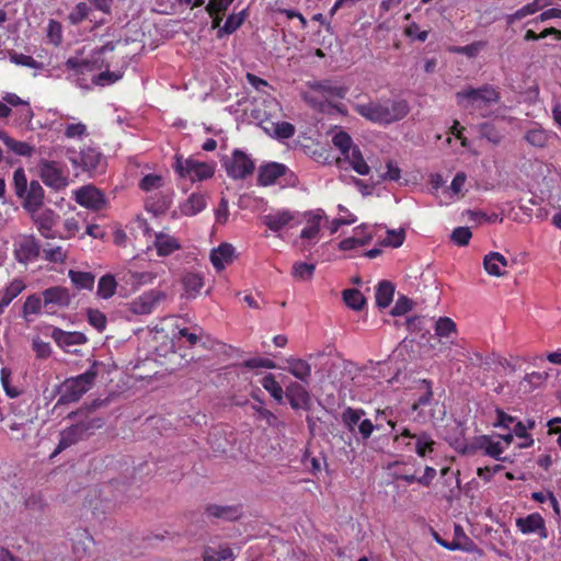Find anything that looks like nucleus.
Returning a JSON list of instances; mask_svg holds the SVG:
<instances>
[{"label":"nucleus","mask_w":561,"mask_h":561,"mask_svg":"<svg viewBox=\"0 0 561 561\" xmlns=\"http://www.w3.org/2000/svg\"><path fill=\"white\" fill-rule=\"evenodd\" d=\"M28 214L33 224L44 238H57V233L54 228L59 220V215L56 211L50 208H38L35 211H30Z\"/></svg>","instance_id":"obj_12"},{"label":"nucleus","mask_w":561,"mask_h":561,"mask_svg":"<svg viewBox=\"0 0 561 561\" xmlns=\"http://www.w3.org/2000/svg\"><path fill=\"white\" fill-rule=\"evenodd\" d=\"M260 403H262L261 400H259ZM253 410L257 414V416L266 422V424L271 427H284V422L279 421L277 415L270 411L268 409L264 408L262 404L260 405H253Z\"/></svg>","instance_id":"obj_46"},{"label":"nucleus","mask_w":561,"mask_h":561,"mask_svg":"<svg viewBox=\"0 0 561 561\" xmlns=\"http://www.w3.org/2000/svg\"><path fill=\"white\" fill-rule=\"evenodd\" d=\"M471 237L472 233L469 227H457L453 230L450 239L455 244L465 247L469 243Z\"/></svg>","instance_id":"obj_54"},{"label":"nucleus","mask_w":561,"mask_h":561,"mask_svg":"<svg viewBox=\"0 0 561 561\" xmlns=\"http://www.w3.org/2000/svg\"><path fill=\"white\" fill-rule=\"evenodd\" d=\"M165 298V294L160 290H149L140 295L131 302V311L137 314H148L153 311L157 305Z\"/></svg>","instance_id":"obj_17"},{"label":"nucleus","mask_w":561,"mask_h":561,"mask_svg":"<svg viewBox=\"0 0 561 561\" xmlns=\"http://www.w3.org/2000/svg\"><path fill=\"white\" fill-rule=\"evenodd\" d=\"M483 451V455L491 457L497 461L503 462H513V459L507 456H502L505 450V447L500 443L493 440L490 435H480L474 437V439L465 447L463 453L474 454L477 451Z\"/></svg>","instance_id":"obj_7"},{"label":"nucleus","mask_w":561,"mask_h":561,"mask_svg":"<svg viewBox=\"0 0 561 561\" xmlns=\"http://www.w3.org/2000/svg\"><path fill=\"white\" fill-rule=\"evenodd\" d=\"M373 240V234L369 232L366 237V240H359L357 236L346 238L340 242V249L343 251L353 250L357 247H363L368 244Z\"/></svg>","instance_id":"obj_60"},{"label":"nucleus","mask_w":561,"mask_h":561,"mask_svg":"<svg viewBox=\"0 0 561 561\" xmlns=\"http://www.w3.org/2000/svg\"><path fill=\"white\" fill-rule=\"evenodd\" d=\"M295 218L288 209H278L263 216V224L272 231L278 232L284 229Z\"/></svg>","instance_id":"obj_23"},{"label":"nucleus","mask_w":561,"mask_h":561,"mask_svg":"<svg viewBox=\"0 0 561 561\" xmlns=\"http://www.w3.org/2000/svg\"><path fill=\"white\" fill-rule=\"evenodd\" d=\"M207 205L206 195L202 193H193L186 202L181 206V213L184 216H195L205 209Z\"/></svg>","instance_id":"obj_26"},{"label":"nucleus","mask_w":561,"mask_h":561,"mask_svg":"<svg viewBox=\"0 0 561 561\" xmlns=\"http://www.w3.org/2000/svg\"><path fill=\"white\" fill-rule=\"evenodd\" d=\"M116 287L117 283L115 277L111 274H105L99 279L96 294L103 299H108L114 296Z\"/></svg>","instance_id":"obj_37"},{"label":"nucleus","mask_w":561,"mask_h":561,"mask_svg":"<svg viewBox=\"0 0 561 561\" xmlns=\"http://www.w3.org/2000/svg\"><path fill=\"white\" fill-rule=\"evenodd\" d=\"M525 140L534 147L543 148L549 140V135L542 128H533L525 134Z\"/></svg>","instance_id":"obj_47"},{"label":"nucleus","mask_w":561,"mask_h":561,"mask_svg":"<svg viewBox=\"0 0 561 561\" xmlns=\"http://www.w3.org/2000/svg\"><path fill=\"white\" fill-rule=\"evenodd\" d=\"M394 295V285L389 280H382L376 288V304L379 308H387L390 306Z\"/></svg>","instance_id":"obj_29"},{"label":"nucleus","mask_w":561,"mask_h":561,"mask_svg":"<svg viewBox=\"0 0 561 561\" xmlns=\"http://www.w3.org/2000/svg\"><path fill=\"white\" fill-rule=\"evenodd\" d=\"M333 145L339 148L342 154H347L350 150L354 147L352 137L346 131H339L332 138Z\"/></svg>","instance_id":"obj_52"},{"label":"nucleus","mask_w":561,"mask_h":561,"mask_svg":"<svg viewBox=\"0 0 561 561\" xmlns=\"http://www.w3.org/2000/svg\"><path fill=\"white\" fill-rule=\"evenodd\" d=\"M412 307H413L412 300L405 296H401L396 301V304L391 310V314L392 316H403L407 312H409L412 309Z\"/></svg>","instance_id":"obj_64"},{"label":"nucleus","mask_w":561,"mask_h":561,"mask_svg":"<svg viewBox=\"0 0 561 561\" xmlns=\"http://www.w3.org/2000/svg\"><path fill=\"white\" fill-rule=\"evenodd\" d=\"M98 376L96 363L83 374L66 379L59 388L57 404H68L79 401L87 393Z\"/></svg>","instance_id":"obj_2"},{"label":"nucleus","mask_w":561,"mask_h":561,"mask_svg":"<svg viewBox=\"0 0 561 561\" xmlns=\"http://www.w3.org/2000/svg\"><path fill=\"white\" fill-rule=\"evenodd\" d=\"M222 165L232 180H244L255 170L254 161L241 149H234L230 158L224 159Z\"/></svg>","instance_id":"obj_6"},{"label":"nucleus","mask_w":561,"mask_h":561,"mask_svg":"<svg viewBox=\"0 0 561 561\" xmlns=\"http://www.w3.org/2000/svg\"><path fill=\"white\" fill-rule=\"evenodd\" d=\"M129 279L136 285H147L153 283L158 274L151 271H128Z\"/></svg>","instance_id":"obj_53"},{"label":"nucleus","mask_w":561,"mask_h":561,"mask_svg":"<svg viewBox=\"0 0 561 561\" xmlns=\"http://www.w3.org/2000/svg\"><path fill=\"white\" fill-rule=\"evenodd\" d=\"M76 202L92 210H101L106 204L104 194L92 185L80 187L76 192Z\"/></svg>","instance_id":"obj_14"},{"label":"nucleus","mask_w":561,"mask_h":561,"mask_svg":"<svg viewBox=\"0 0 561 561\" xmlns=\"http://www.w3.org/2000/svg\"><path fill=\"white\" fill-rule=\"evenodd\" d=\"M65 66L68 70H72L75 75H84L87 71H92L94 64L88 59H79L77 57H70L66 60Z\"/></svg>","instance_id":"obj_43"},{"label":"nucleus","mask_w":561,"mask_h":561,"mask_svg":"<svg viewBox=\"0 0 561 561\" xmlns=\"http://www.w3.org/2000/svg\"><path fill=\"white\" fill-rule=\"evenodd\" d=\"M286 362L289 374L304 382L308 381L311 376V366L305 359L289 357Z\"/></svg>","instance_id":"obj_28"},{"label":"nucleus","mask_w":561,"mask_h":561,"mask_svg":"<svg viewBox=\"0 0 561 561\" xmlns=\"http://www.w3.org/2000/svg\"><path fill=\"white\" fill-rule=\"evenodd\" d=\"M365 414L363 409H353L351 407L346 408L342 414L341 420L344 426L350 431L354 432L356 425L360 421L362 416Z\"/></svg>","instance_id":"obj_40"},{"label":"nucleus","mask_w":561,"mask_h":561,"mask_svg":"<svg viewBox=\"0 0 561 561\" xmlns=\"http://www.w3.org/2000/svg\"><path fill=\"white\" fill-rule=\"evenodd\" d=\"M234 248L230 243H221L210 252V262L217 272L226 268L232 263Z\"/></svg>","instance_id":"obj_21"},{"label":"nucleus","mask_w":561,"mask_h":561,"mask_svg":"<svg viewBox=\"0 0 561 561\" xmlns=\"http://www.w3.org/2000/svg\"><path fill=\"white\" fill-rule=\"evenodd\" d=\"M344 159L350 162L352 169L359 175H367L369 173L370 168L358 147H353L347 154H344Z\"/></svg>","instance_id":"obj_30"},{"label":"nucleus","mask_w":561,"mask_h":561,"mask_svg":"<svg viewBox=\"0 0 561 561\" xmlns=\"http://www.w3.org/2000/svg\"><path fill=\"white\" fill-rule=\"evenodd\" d=\"M243 366L249 369L254 368H267V369H274L276 368V363L270 358L265 357H253L249 358L243 362Z\"/></svg>","instance_id":"obj_59"},{"label":"nucleus","mask_w":561,"mask_h":561,"mask_svg":"<svg viewBox=\"0 0 561 561\" xmlns=\"http://www.w3.org/2000/svg\"><path fill=\"white\" fill-rule=\"evenodd\" d=\"M68 276L79 290L93 289L95 277L92 273L70 270Z\"/></svg>","instance_id":"obj_34"},{"label":"nucleus","mask_w":561,"mask_h":561,"mask_svg":"<svg viewBox=\"0 0 561 561\" xmlns=\"http://www.w3.org/2000/svg\"><path fill=\"white\" fill-rule=\"evenodd\" d=\"M13 184L15 194L21 197L23 193H26L28 187L25 172L22 168H19L13 173Z\"/></svg>","instance_id":"obj_56"},{"label":"nucleus","mask_w":561,"mask_h":561,"mask_svg":"<svg viewBox=\"0 0 561 561\" xmlns=\"http://www.w3.org/2000/svg\"><path fill=\"white\" fill-rule=\"evenodd\" d=\"M182 284L188 298H195L204 287V279L198 273H187L183 276Z\"/></svg>","instance_id":"obj_32"},{"label":"nucleus","mask_w":561,"mask_h":561,"mask_svg":"<svg viewBox=\"0 0 561 561\" xmlns=\"http://www.w3.org/2000/svg\"><path fill=\"white\" fill-rule=\"evenodd\" d=\"M287 173H290L291 176L294 175L283 163L270 162L262 164L259 168L257 184L261 186L273 185L279 178L285 176Z\"/></svg>","instance_id":"obj_16"},{"label":"nucleus","mask_w":561,"mask_h":561,"mask_svg":"<svg viewBox=\"0 0 561 561\" xmlns=\"http://www.w3.org/2000/svg\"><path fill=\"white\" fill-rule=\"evenodd\" d=\"M162 185V176L158 174H147L139 182V188L145 192H150L159 188Z\"/></svg>","instance_id":"obj_57"},{"label":"nucleus","mask_w":561,"mask_h":561,"mask_svg":"<svg viewBox=\"0 0 561 561\" xmlns=\"http://www.w3.org/2000/svg\"><path fill=\"white\" fill-rule=\"evenodd\" d=\"M343 300L348 308L356 311L362 310L366 305V298L355 288L345 289L343 291Z\"/></svg>","instance_id":"obj_38"},{"label":"nucleus","mask_w":561,"mask_h":561,"mask_svg":"<svg viewBox=\"0 0 561 561\" xmlns=\"http://www.w3.org/2000/svg\"><path fill=\"white\" fill-rule=\"evenodd\" d=\"M312 89L321 92L324 96H334L343 99L346 94V89L343 87H333L325 82H317L312 85Z\"/></svg>","instance_id":"obj_50"},{"label":"nucleus","mask_w":561,"mask_h":561,"mask_svg":"<svg viewBox=\"0 0 561 561\" xmlns=\"http://www.w3.org/2000/svg\"><path fill=\"white\" fill-rule=\"evenodd\" d=\"M44 308L43 296L37 294H32L26 297L25 302L22 309V317L25 320H28L30 316H37L41 313Z\"/></svg>","instance_id":"obj_35"},{"label":"nucleus","mask_w":561,"mask_h":561,"mask_svg":"<svg viewBox=\"0 0 561 561\" xmlns=\"http://www.w3.org/2000/svg\"><path fill=\"white\" fill-rule=\"evenodd\" d=\"M236 554L228 546H220L219 550L206 547L203 552V561H234Z\"/></svg>","instance_id":"obj_33"},{"label":"nucleus","mask_w":561,"mask_h":561,"mask_svg":"<svg viewBox=\"0 0 561 561\" xmlns=\"http://www.w3.org/2000/svg\"><path fill=\"white\" fill-rule=\"evenodd\" d=\"M549 378L548 371H533L526 374L519 382V389L525 393L533 392L540 388Z\"/></svg>","instance_id":"obj_25"},{"label":"nucleus","mask_w":561,"mask_h":561,"mask_svg":"<svg viewBox=\"0 0 561 561\" xmlns=\"http://www.w3.org/2000/svg\"><path fill=\"white\" fill-rule=\"evenodd\" d=\"M483 266L489 275L501 277L505 274L507 260L499 252H490L484 256Z\"/></svg>","instance_id":"obj_24"},{"label":"nucleus","mask_w":561,"mask_h":561,"mask_svg":"<svg viewBox=\"0 0 561 561\" xmlns=\"http://www.w3.org/2000/svg\"><path fill=\"white\" fill-rule=\"evenodd\" d=\"M205 514L209 517L233 520L239 517V510L232 505L209 504L205 507Z\"/></svg>","instance_id":"obj_27"},{"label":"nucleus","mask_w":561,"mask_h":561,"mask_svg":"<svg viewBox=\"0 0 561 561\" xmlns=\"http://www.w3.org/2000/svg\"><path fill=\"white\" fill-rule=\"evenodd\" d=\"M516 526L523 534L538 533L542 539L548 537L545 519L539 513H533L526 517L517 518Z\"/></svg>","instance_id":"obj_18"},{"label":"nucleus","mask_w":561,"mask_h":561,"mask_svg":"<svg viewBox=\"0 0 561 561\" xmlns=\"http://www.w3.org/2000/svg\"><path fill=\"white\" fill-rule=\"evenodd\" d=\"M513 433L516 437L520 438L522 442L517 444V447L520 449L529 448L534 445V438L528 433L526 425L517 421L513 426Z\"/></svg>","instance_id":"obj_48"},{"label":"nucleus","mask_w":561,"mask_h":561,"mask_svg":"<svg viewBox=\"0 0 561 561\" xmlns=\"http://www.w3.org/2000/svg\"><path fill=\"white\" fill-rule=\"evenodd\" d=\"M291 409L309 411L311 409V397L309 391L298 382H290L285 390Z\"/></svg>","instance_id":"obj_15"},{"label":"nucleus","mask_w":561,"mask_h":561,"mask_svg":"<svg viewBox=\"0 0 561 561\" xmlns=\"http://www.w3.org/2000/svg\"><path fill=\"white\" fill-rule=\"evenodd\" d=\"M4 145L14 154L21 157H31L34 151V148L30 144L16 140L10 136L5 138Z\"/></svg>","instance_id":"obj_42"},{"label":"nucleus","mask_w":561,"mask_h":561,"mask_svg":"<svg viewBox=\"0 0 561 561\" xmlns=\"http://www.w3.org/2000/svg\"><path fill=\"white\" fill-rule=\"evenodd\" d=\"M353 111L373 124L388 126L404 119L411 107L409 102L401 98L369 99L367 102L353 104Z\"/></svg>","instance_id":"obj_1"},{"label":"nucleus","mask_w":561,"mask_h":561,"mask_svg":"<svg viewBox=\"0 0 561 561\" xmlns=\"http://www.w3.org/2000/svg\"><path fill=\"white\" fill-rule=\"evenodd\" d=\"M456 99L458 105L465 108L479 110L497 103L500 95L492 85L484 84L478 89L468 88L459 91Z\"/></svg>","instance_id":"obj_3"},{"label":"nucleus","mask_w":561,"mask_h":561,"mask_svg":"<svg viewBox=\"0 0 561 561\" xmlns=\"http://www.w3.org/2000/svg\"><path fill=\"white\" fill-rule=\"evenodd\" d=\"M153 247L158 256L162 257L169 256L182 248L178 238L162 231L156 233Z\"/></svg>","instance_id":"obj_22"},{"label":"nucleus","mask_w":561,"mask_h":561,"mask_svg":"<svg viewBox=\"0 0 561 561\" xmlns=\"http://www.w3.org/2000/svg\"><path fill=\"white\" fill-rule=\"evenodd\" d=\"M51 337L61 348H68L73 345H82L88 341L87 336L82 332H68L61 330L60 328L53 329Z\"/></svg>","instance_id":"obj_20"},{"label":"nucleus","mask_w":561,"mask_h":561,"mask_svg":"<svg viewBox=\"0 0 561 561\" xmlns=\"http://www.w3.org/2000/svg\"><path fill=\"white\" fill-rule=\"evenodd\" d=\"M69 160L77 171L93 175L99 172L102 156L96 149L88 147L83 148L80 152H73Z\"/></svg>","instance_id":"obj_11"},{"label":"nucleus","mask_w":561,"mask_h":561,"mask_svg":"<svg viewBox=\"0 0 561 561\" xmlns=\"http://www.w3.org/2000/svg\"><path fill=\"white\" fill-rule=\"evenodd\" d=\"M23 207L27 213L42 208L44 202V188L37 181L28 184L26 193H23Z\"/></svg>","instance_id":"obj_19"},{"label":"nucleus","mask_w":561,"mask_h":561,"mask_svg":"<svg viewBox=\"0 0 561 561\" xmlns=\"http://www.w3.org/2000/svg\"><path fill=\"white\" fill-rule=\"evenodd\" d=\"M457 327L454 320L448 317H440L435 324V333L440 337H449L456 333Z\"/></svg>","instance_id":"obj_49"},{"label":"nucleus","mask_w":561,"mask_h":561,"mask_svg":"<svg viewBox=\"0 0 561 561\" xmlns=\"http://www.w3.org/2000/svg\"><path fill=\"white\" fill-rule=\"evenodd\" d=\"M314 270V264L298 262L293 266V276L296 279L308 280L312 278Z\"/></svg>","instance_id":"obj_51"},{"label":"nucleus","mask_w":561,"mask_h":561,"mask_svg":"<svg viewBox=\"0 0 561 561\" xmlns=\"http://www.w3.org/2000/svg\"><path fill=\"white\" fill-rule=\"evenodd\" d=\"M101 419H89L73 424L60 432V438L54 454H59L70 446L87 439L93 431L102 427Z\"/></svg>","instance_id":"obj_4"},{"label":"nucleus","mask_w":561,"mask_h":561,"mask_svg":"<svg viewBox=\"0 0 561 561\" xmlns=\"http://www.w3.org/2000/svg\"><path fill=\"white\" fill-rule=\"evenodd\" d=\"M245 20V10L241 11L238 14H230L222 27L218 31V37L220 38L224 34L230 35L234 33L244 22Z\"/></svg>","instance_id":"obj_39"},{"label":"nucleus","mask_w":561,"mask_h":561,"mask_svg":"<svg viewBox=\"0 0 561 561\" xmlns=\"http://www.w3.org/2000/svg\"><path fill=\"white\" fill-rule=\"evenodd\" d=\"M261 385L275 401L278 403L283 402L285 391L273 374L265 375L261 380Z\"/></svg>","instance_id":"obj_36"},{"label":"nucleus","mask_w":561,"mask_h":561,"mask_svg":"<svg viewBox=\"0 0 561 561\" xmlns=\"http://www.w3.org/2000/svg\"><path fill=\"white\" fill-rule=\"evenodd\" d=\"M88 321L99 332L104 331L107 323L106 316L98 309L88 310Z\"/></svg>","instance_id":"obj_55"},{"label":"nucleus","mask_w":561,"mask_h":561,"mask_svg":"<svg viewBox=\"0 0 561 561\" xmlns=\"http://www.w3.org/2000/svg\"><path fill=\"white\" fill-rule=\"evenodd\" d=\"M174 159V171L181 178H187L192 182L208 180L215 174V165L213 163L202 162L194 158L183 159L179 154Z\"/></svg>","instance_id":"obj_5"},{"label":"nucleus","mask_w":561,"mask_h":561,"mask_svg":"<svg viewBox=\"0 0 561 561\" xmlns=\"http://www.w3.org/2000/svg\"><path fill=\"white\" fill-rule=\"evenodd\" d=\"M404 239H405V233L402 229L388 230L387 238L385 239L383 243L386 245H389L392 248H399L403 244Z\"/></svg>","instance_id":"obj_63"},{"label":"nucleus","mask_w":561,"mask_h":561,"mask_svg":"<svg viewBox=\"0 0 561 561\" xmlns=\"http://www.w3.org/2000/svg\"><path fill=\"white\" fill-rule=\"evenodd\" d=\"M321 215H312L308 220L306 227L301 230L300 237L307 240H316L320 232Z\"/></svg>","instance_id":"obj_41"},{"label":"nucleus","mask_w":561,"mask_h":561,"mask_svg":"<svg viewBox=\"0 0 561 561\" xmlns=\"http://www.w3.org/2000/svg\"><path fill=\"white\" fill-rule=\"evenodd\" d=\"M231 4L232 1L230 0H209L205 10L208 15H215V13L225 14Z\"/></svg>","instance_id":"obj_58"},{"label":"nucleus","mask_w":561,"mask_h":561,"mask_svg":"<svg viewBox=\"0 0 561 561\" xmlns=\"http://www.w3.org/2000/svg\"><path fill=\"white\" fill-rule=\"evenodd\" d=\"M87 541L92 542L93 538L85 533L81 534L80 538L73 542L72 550L77 559H81L87 553Z\"/></svg>","instance_id":"obj_62"},{"label":"nucleus","mask_w":561,"mask_h":561,"mask_svg":"<svg viewBox=\"0 0 561 561\" xmlns=\"http://www.w3.org/2000/svg\"><path fill=\"white\" fill-rule=\"evenodd\" d=\"M44 309L47 314H54L58 309L70 306L71 295L64 286H51L42 291Z\"/></svg>","instance_id":"obj_10"},{"label":"nucleus","mask_w":561,"mask_h":561,"mask_svg":"<svg viewBox=\"0 0 561 561\" xmlns=\"http://www.w3.org/2000/svg\"><path fill=\"white\" fill-rule=\"evenodd\" d=\"M38 169L39 176L47 186L60 190L68 185V176L61 163L42 159Z\"/></svg>","instance_id":"obj_8"},{"label":"nucleus","mask_w":561,"mask_h":561,"mask_svg":"<svg viewBox=\"0 0 561 561\" xmlns=\"http://www.w3.org/2000/svg\"><path fill=\"white\" fill-rule=\"evenodd\" d=\"M421 385L423 386L424 392L413 402L411 409L413 411H420V415L422 419H425L424 409L426 407L432 405L433 402V390H432V381L422 380Z\"/></svg>","instance_id":"obj_31"},{"label":"nucleus","mask_w":561,"mask_h":561,"mask_svg":"<svg viewBox=\"0 0 561 561\" xmlns=\"http://www.w3.org/2000/svg\"><path fill=\"white\" fill-rule=\"evenodd\" d=\"M539 0H534L531 3H527L526 5L515 11L513 14L507 15V24L512 25L516 21H519L528 15L535 14L536 12L539 11Z\"/></svg>","instance_id":"obj_44"},{"label":"nucleus","mask_w":561,"mask_h":561,"mask_svg":"<svg viewBox=\"0 0 561 561\" xmlns=\"http://www.w3.org/2000/svg\"><path fill=\"white\" fill-rule=\"evenodd\" d=\"M13 252L19 263L27 264L38 259L41 244L33 236H23L14 242Z\"/></svg>","instance_id":"obj_13"},{"label":"nucleus","mask_w":561,"mask_h":561,"mask_svg":"<svg viewBox=\"0 0 561 561\" xmlns=\"http://www.w3.org/2000/svg\"><path fill=\"white\" fill-rule=\"evenodd\" d=\"M10 59L12 62L20 65V66H24V67H28V68H33V69L42 68V65L38 61H36L32 56H28V55L14 53V54L10 55Z\"/></svg>","instance_id":"obj_61"},{"label":"nucleus","mask_w":561,"mask_h":561,"mask_svg":"<svg viewBox=\"0 0 561 561\" xmlns=\"http://www.w3.org/2000/svg\"><path fill=\"white\" fill-rule=\"evenodd\" d=\"M2 100L7 105L23 106L24 108L22 110V116L24 118L31 119L33 117V111L30 106V103L22 100L18 94L8 92L2 96Z\"/></svg>","instance_id":"obj_45"},{"label":"nucleus","mask_w":561,"mask_h":561,"mask_svg":"<svg viewBox=\"0 0 561 561\" xmlns=\"http://www.w3.org/2000/svg\"><path fill=\"white\" fill-rule=\"evenodd\" d=\"M393 443H400L402 439H415L414 451L419 457H426L435 450L436 442L432 435L425 431L419 433L411 432L410 428L404 427L393 436Z\"/></svg>","instance_id":"obj_9"}]
</instances>
